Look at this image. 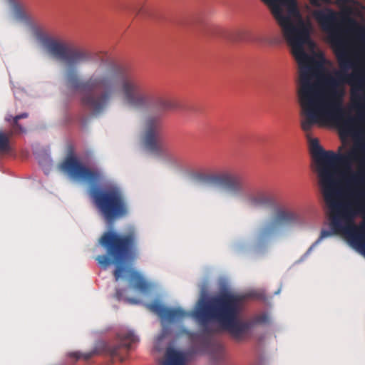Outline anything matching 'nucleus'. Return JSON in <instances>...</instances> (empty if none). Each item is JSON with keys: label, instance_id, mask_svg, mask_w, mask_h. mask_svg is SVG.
I'll use <instances>...</instances> for the list:
<instances>
[{"label": "nucleus", "instance_id": "obj_10", "mask_svg": "<svg viewBox=\"0 0 365 365\" xmlns=\"http://www.w3.org/2000/svg\"><path fill=\"white\" fill-rule=\"evenodd\" d=\"M301 114L302 115V118L301 120V123H302V120L305 118V115L303 113L302 109ZM326 121H332L337 126H339L341 130L346 131V132L351 131L352 130V128H354V127H352L350 130H344L333 119L328 118L323 119L322 121H320L319 123H314L312 126V128L308 130H304L302 128V124L301 123V128L303 130V131H304L306 133V136H307V139L309 140L310 151H311L312 158H314V161L317 164V171H318V174H319V181L323 180V181H324V182H326V181L327 182L329 181L330 177H331L330 173H329V170L327 169L328 168H327V166H326V165L327 164V161L329 158L331 151L324 150L323 148L319 145L318 139L311 138L310 132L315 125L321 124Z\"/></svg>", "mask_w": 365, "mask_h": 365}, {"label": "nucleus", "instance_id": "obj_7", "mask_svg": "<svg viewBox=\"0 0 365 365\" xmlns=\"http://www.w3.org/2000/svg\"><path fill=\"white\" fill-rule=\"evenodd\" d=\"M299 222V216L297 212L284 207L275 209L272 217L257 230L253 242L254 249L264 250L281 230L294 226Z\"/></svg>", "mask_w": 365, "mask_h": 365}, {"label": "nucleus", "instance_id": "obj_9", "mask_svg": "<svg viewBox=\"0 0 365 365\" xmlns=\"http://www.w3.org/2000/svg\"><path fill=\"white\" fill-rule=\"evenodd\" d=\"M118 344L114 346H110L106 344H101V347L102 351L94 349L93 351L87 353H81L79 351L71 352L68 356L74 358L76 360L83 359L87 361L92 358L96 354L105 353L108 354L112 358H116L120 361L125 360V356L123 355V349L126 352L133 348V346L138 342V338L131 331H122L117 335Z\"/></svg>", "mask_w": 365, "mask_h": 365}, {"label": "nucleus", "instance_id": "obj_23", "mask_svg": "<svg viewBox=\"0 0 365 365\" xmlns=\"http://www.w3.org/2000/svg\"><path fill=\"white\" fill-rule=\"evenodd\" d=\"M123 296V290L121 289H117L115 293V297L118 300H120Z\"/></svg>", "mask_w": 365, "mask_h": 365}, {"label": "nucleus", "instance_id": "obj_3", "mask_svg": "<svg viewBox=\"0 0 365 365\" xmlns=\"http://www.w3.org/2000/svg\"><path fill=\"white\" fill-rule=\"evenodd\" d=\"M245 299V295L225 292L208 301L200 300L195 310L192 312H187L181 308H167L159 302L147 304L146 307L169 322L181 320L187 316L195 318L202 329L203 336L186 329L183 332L192 340H200L203 351H215L216 356L213 355V358L218 361L222 356L223 348L219 344H213L209 337L218 332V329L210 326V323L217 322L237 341L247 339L251 335L255 323L252 320L238 319Z\"/></svg>", "mask_w": 365, "mask_h": 365}, {"label": "nucleus", "instance_id": "obj_18", "mask_svg": "<svg viewBox=\"0 0 365 365\" xmlns=\"http://www.w3.org/2000/svg\"><path fill=\"white\" fill-rule=\"evenodd\" d=\"M9 150V137L0 132V152L8 151Z\"/></svg>", "mask_w": 365, "mask_h": 365}, {"label": "nucleus", "instance_id": "obj_2", "mask_svg": "<svg viewBox=\"0 0 365 365\" xmlns=\"http://www.w3.org/2000/svg\"><path fill=\"white\" fill-rule=\"evenodd\" d=\"M43 43L51 56L65 63L66 86L80 92L82 106L93 114L103 112L117 95L130 108L148 106L145 84L135 73L108 63L100 53L86 48L53 38H46Z\"/></svg>", "mask_w": 365, "mask_h": 365}, {"label": "nucleus", "instance_id": "obj_6", "mask_svg": "<svg viewBox=\"0 0 365 365\" xmlns=\"http://www.w3.org/2000/svg\"><path fill=\"white\" fill-rule=\"evenodd\" d=\"M99 243L105 249L106 255L97 256L96 260L104 269L115 264L116 267L113 275L115 281H118L125 271L122 264L128 259L137 258L139 255L136 228L130 226L123 233L114 230L106 231L101 237Z\"/></svg>", "mask_w": 365, "mask_h": 365}, {"label": "nucleus", "instance_id": "obj_4", "mask_svg": "<svg viewBox=\"0 0 365 365\" xmlns=\"http://www.w3.org/2000/svg\"><path fill=\"white\" fill-rule=\"evenodd\" d=\"M339 153L330 152L326 166L330 173L329 181L320 180L324 200L332 212V218L352 212L365 211V149L354 146Z\"/></svg>", "mask_w": 365, "mask_h": 365}, {"label": "nucleus", "instance_id": "obj_14", "mask_svg": "<svg viewBox=\"0 0 365 365\" xmlns=\"http://www.w3.org/2000/svg\"><path fill=\"white\" fill-rule=\"evenodd\" d=\"M186 359L182 352L172 347L166 349L165 358L160 365H185Z\"/></svg>", "mask_w": 365, "mask_h": 365}, {"label": "nucleus", "instance_id": "obj_11", "mask_svg": "<svg viewBox=\"0 0 365 365\" xmlns=\"http://www.w3.org/2000/svg\"><path fill=\"white\" fill-rule=\"evenodd\" d=\"M143 143L150 153L160 155L164 150L165 143L161 134L160 115L148 116L143 125Z\"/></svg>", "mask_w": 365, "mask_h": 365}, {"label": "nucleus", "instance_id": "obj_15", "mask_svg": "<svg viewBox=\"0 0 365 365\" xmlns=\"http://www.w3.org/2000/svg\"><path fill=\"white\" fill-rule=\"evenodd\" d=\"M129 281L133 288L141 292H146L149 289V284L145 278L136 271H130Z\"/></svg>", "mask_w": 365, "mask_h": 365}, {"label": "nucleus", "instance_id": "obj_20", "mask_svg": "<svg viewBox=\"0 0 365 365\" xmlns=\"http://www.w3.org/2000/svg\"><path fill=\"white\" fill-rule=\"evenodd\" d=\"M356 36L359 40L363 43L365 42V29L362 27H357L356 31Z\"/></svg>", "mask_w": 365, "mask_h": 365}, {"label": "nucleus", "instance_id": "obj_21", "mask_svg": "<svg viewBox=\"0 0 365 365\" xmlns=\"http://www.w3.org/2000/svg\"><path fill=\"white\" fill-rule=\"evenodd\" d=\"M244 33L242 31H237L232 38L233 41H240L243 40Z\"/></svg>", "mask_w": 365, "mask_h": 365}, {"label": "nucleus", "instance_id": "obj_22", "mask_svg": "<svg viewBox=\"0 0 365 365\" xmlns=\"http://www.w3.org/2000/svg\"><path fill=\"white\" fill-rule=\"evenodd\" d=\"M13 7H14V10L15 13L17 15L21 16L23 14V11H22L21 8L19 4L14 2Z\"/></svg>", "mask_w": 365, "mask_h": 365}, {"label": "nucleus", "instance_id": "obj_17", "mask_svg": "<svg viewBox=\"0 0 365 365\" xmlns=\"http://www.w3.org/2000/svg\"><path fill=\"white\" fill-rule=\"evenodd\" d=\"M328 208L329 209V211H330L329 218H330V227H331V231H329V230H322L320 236H319V239L316 241L315 244L319 243L321 240H322L324 238L331 236L332 234H335V232L332 230V227H331L332 212H331V209L329 207H328ZM336 235H344L346 237V235L344 233H336Z\"/></svg>", "mask_w": 365, "mask_h": 365}, {"label": "nucleus", "instance_id": "obj_25", "mask_svg": "<svg viewBox=\"0 0 365 365\" xmlns=\"http://www.w3.org/2000/svg\"><path fill=\"white\" fill-rule=\"evenodd\" d=\"M165 331H163V333L159 336V340H161L165 336Z\"/></svg>", "mask_w": 365, "mask_h": 365}, {"label": "nucleus", "instance_id": "obj_16", "mask_svg": "<svg viewBox=\"0 0 365 365\" xmlns=\"http://www.w3.org/2000/svg\"><path fill=\"white\" fill-rule=\"evenodd\" d=\"M155 106L160 112L163 113L176 108L177 104L172 100L159 98L155 102Z\"/></svg>", "mask_w": 365, "mask_h": 365}, {"label": "nucleus", "instance_id": "obj_19", "mask_svg": "<svg viewBox=\"0 0 365 365\" xmlns=\"http://www.w3.org/2000/svg\"><path fill=\"white\" fill-rule=\"evenodd\" d=\"M29 114L27 113H23L21 114L17 115L13 118V125L15 128L19 129L20 130H23L21 125L19 124V120L22 118H28Z\"/></svg>", "mask_w": 365, "mask_h": 365}, {"label": "nucleus", "instance_id": "obj_27", "mask_svg": "<svg viewBox=\"0 0 365 365\" xmlns=\"http://www.w3.org/2000/svg\"><path fill=\"white\" fill-rule=\"evenodd\" d=\"M11 3H12L13 0H9Z\"/></svg>", "mask_w": 365, "mask_h": 365}, {"label": "nucleus", "instance_id": "obj_12", "mask_svg": "<svg viewBox=\"0 0 365 365\" xmlns=\"http://www.w3.org/2000/svg\"><path fill=\"white\" fill-rule=\"evenodd\" d=\"M215 181L224 189L233 194H240L246 189V182L239 175L222 173L214 177Z\"/></svg>", "mask_w": 365, "mask_h": 365}, {"label": "nucleus", "instance_id": "obj_26", "mask_svg": "<svg viewBox=\"0 0 365 365\" xmlns=\"http://www.w3.org/2000/svg\"><path fill=\"white\" fill-rule=\"evenodd\" d=\"M257 322H262V320L258 319Z\"/></svg>", "mask_w": 365, "mask_h": 365}, {"label": "nucleus", "instance_id": "obj_13", "mask_svg": "<svg viewBox=\"0 0 365 365\" xmlns=\"http://www.w3.org/2000/svg\"><path fill=\"white\" fill-rule=\"evenodd\" d=\"M245 202L253 208H268L274 205V199L265 191L258 190L246 195Z\"/></svg>", "mask_w": 365, "mask_h": 365}, {"label": "nucleus", "instance_id": "obj_1", "mask_svg": "<svg viewBox=\"0 0 365 365\" xmlns=\"http://www.w3.org/2000/svg\"><path fill=\"white\" fill-rule=\"evenodd\" d=\"M313 16L327 34L339 69L334 71V76L325 78L322 86L314 83L313 71L321 67V64L304 51L305 45L314 46L309 34L304 32L301 36L286 39L299 67L297 94L305 115L302 122V128L308 130L314 123L328 118L348 130L354 126L356 118L347 115L343 108V86L347 84L351 87V100L357 118L365 104V75L363 70L356 67L351 58L344 30L337 14L331 9H326L315 10Z\"/></svg>", "mask_w": 365, "mask_h": 365}, {"label": "nucleus", "instance_id": "obj_5", "mask_svg": "<svg viewBox=\"0 0 365 365\" xmlns=\"http://www.w3.org/2000/svg\"><path fill=\"white\" fill-rule=\"evenodd\" d=\"M58 168L70 179L90 185L89 195L107 223L112 225L117 220L128 215V204L118 186L108 185L104 188L97 186L105 178L101 170L88 168L73 152L67 154Z\"/></svg>", "mask_w": 365, "mask_h": 365}, {"label": "nucleus", "instance_id": "obj_8", "mask_svg": "<svg viewBox=\"0 0 365 365\" xmlns=\"http://www.w3.org/2000/svg\"><path fill=\"white\" fill-rule=\"evenodd\" d=\"M365 211L353 212V217L341 215L332 218L331 227L335 233H344L349 244L365 256V221L359 225L354 223L355 217Z\"/></svg>", "mask_w": 365, "mask_h": 365}, {"label": "nucleus", "instance_id": "obj_24", "mask_svg": "<svg viewBox=\"0 0 365 365\" xmlns=\"http://www.w3.org/2000/svg\"><path fill=\"white\" fill-rule=\"evenodd\" d=\"M126 301L128 302H129L130 304H136L140 303L139 300L135 299H133V298H127Z\"/></svg>", "mask_w": 365, "mask_h": 365}]
</instances>
